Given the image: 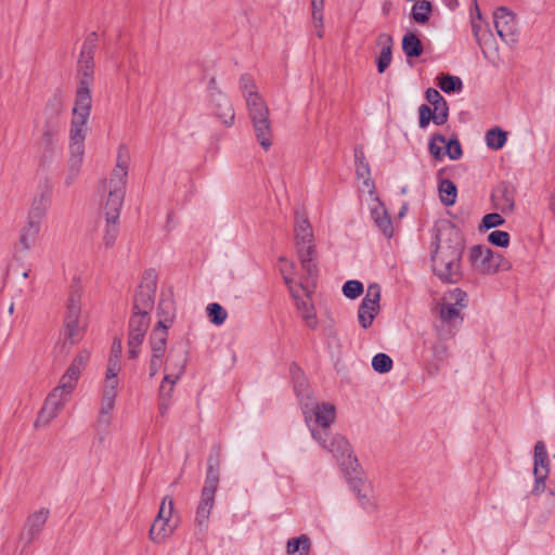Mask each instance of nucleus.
Masks as SVG:
<instances>
[{"instance_id": "obj_58", "label": "nucleus", "mask_w": 555, "mask_h": 555, "mask_svg": "<svg viewBox=\"0 0 555 555\" xmlns=\"http://www.w3.org/2000/svg\"><path fill=\"white\" fill-rule=\"evenodd\" d=\"M450 299L453 300L452 305L462 309H465L468 306V295L462 288H454L449 293Z\"/></svg>"}, {"instance_id": "obj_9", "label": "nucleus", "mask_w": 555, "mask_h": 555, "mask_svg": "<svg viewBox=\"0 0 555 555\" xmlns=\"http://www.w3.org/2000/svg\"><path fill=\"white\" fill-rule=\"evenodd\" d=\"M80 313V293L72 285L67 299L66 315L64 320L63 335L65 337V341L63 343V348L66 347L67 341L70 347L79 341V339L82 337V330L79 327Z\"/></svg>"}, {"instance_id": "obj_56", "label": "nucleus", "mask_w": 555, "mask_h": 555, "mask_svg": "<svg viewBox=\"0 0 555 555\" xmlns=\"http://www.w3.org/2000/svg\"><path fill=\"white\" fill-rule=\"evenodd\" d=\"M98 34L95 31L90 33L82 43L79 55L94 59L95 51L98 48Z\"/></svg>"}, {"instance_id": "obj_63", "label": "nucleus", "mask_w": 555, "mask_h": 555, "mask_svg": "<svg viewBox=\"0 0 555 555\" xmlns=\"http://www.w3.org/2000/svg\"><path fill=\"white\" fill-rule=\"evenodd\" d=\"M163 357L162 353H152V357L150 359L149 363V375L151 378L157 375L159 372L162 364H163Z\"/></svg>"}, {"instance_id": "obj_55", "label": "nucleus", "mask_w": 555, "mask_h": 555, "mask_svg": "<svg viewBox=\"0 0 555 555\" xmlns=\"http://www.w3.org/2000/svg\"><path fill=\"white\" fill-rule=\"evenodd\" d=\"M363 284L358 280H349L343 285V294L349 299H356L363 294Z\"/></svg>"}, {"instance_id": "obj_11", "label": "nucleus", "mask_w": 555, "mask_h": 555, "mask_svg": "<svg viewBox=\"0 0 555 555\" xmlns=\"http://www.w3.org/2000/svg\"><path fill=\"white\" fill-rule=\"evenodd\" d=\"M493 23L499 37L508 46L518 42L519 28L516 14L506 7H499L493 12Z\"/></svg>"}, {"instance_id": "obj_27", "label": "nucleus", "mask_w": 555, "mask_h": 555, "mask_svg": "<svg viewBox=\"0 0 555 555\" xmlns=\"http://www.w3.org/2000/svg\"><path fill=\"white\" fill-rule=\"evenodd\" d=\"M169 328L170 327L164 325L162 322H157L154 325L149 337L152 353L165 354Z\"/></svg>"}, {"instance_id": "obj_16", "label": "nucleus", "mask_w": 555, "mask_h": 555, "mask_svg": "<svg viewBox=\"0 0 555 555\" xmlns=\"http://www.w3.org/2000/svg\"><path fill=\"white\" fill-rule=\"evenodd\" d=\"M449 119V105L446 99L435 104L434 108L427 104H422L418 107V126L421 129H426L430 121L437 126L444 125Z\"/></svg>"}, {"instance_id": "obj_49", "label": "nucleus", "mask_w": 555, "mask_h": 555, "mask_svg": "<svg viewBox=\"0 0 555 555\" xmlns=\"http://www.w3.org/2000/svg\"><path fill=\"white\" fill-rule=\"evenodd\" d=\"M103 242L106 248L113 247L119 233V220L105 219Z\"/></svg>"}, {"instance_id": "obj_3", "label": "nucleus", "mask_w": 555, "mask_h": 555, "mask_svg": "<svg viewBox=\"0 0 555 555\" xmlns=\"http://www.w3.org/2000/svg\"><path fill=\"white\" fill-rule=\"evenodd\" d=\"M465 237L459 227L450 220H440L433 228L430 259L463 258Z\"/></svg>"}, {"instance_id": "obj_17", "label": "nucleus", "mask_w": 555, "mask_h": 555, "mask_svg": "<svg viewBox=\"0 0 555 555\" xmlns=\"http://www.w3.org/2000/svg\"><path fill=\"white\" fill-rule=\"evenodd\" d=\"M51 197L52 186L49 183V181L46 180L43 184L39 185L38 193L33 199L28 212V220L41 223V220L44 218L47 210L50 206Z\"/></svg>"}, {"instance_id": "obj_61", "label": "nucleus", "mask_w": 555, "mask_h": 555, "mask_svg": "<svg viewBox=\"0 0 555 555\" xmlns=\"http://www.w3.org/2000/svg\"><path fill=\"white\" fill-rule=\"evenodd\" d=\"M311 5L312 18L315 23V27H323L324 0H311Z\"/></svg>"}, {"instance_id": "obj_4", "label": "nucleus", "mask_w": 555, "mask_h": 555, "mask_svg": "<svg viewBox=\"0 0 555 555\" xmlns=\"http://www.w3.org/2000/svg\"><path fill=\"white\" fill-rule=\"evenodd\" d=\"M301 405L306 422L309 424L313 420L315 425L321 428L317 429L310 427L312 438L331 453V439L335 435L331 436L330 426L335 421V406L328 402H323L320 404L310 396H307V401L301 402Z\"/></svg>"}, {"instance_id": "obj_24", "label": "nucleus", "mask_w": 555, "mask_h": 555, "mask_svg": "<svg viewBox=\"0 0 555 555\" xmlns=\"http://www.w3.org/2000/svg\"><path fill=\"white\" fill-rule=\"evenodd\" d=\"M377 44L382 47V51L376 59V67L379 74L386 72L392 60L393 39L390 35L382 33L377 37Z\"/></svg>"}, {"instance_id": "obj_54", "label": "nucleus", "mask_w": 555, "mask_h": 555, "mask_svg": "<svg viewBox=\"0 0 555 555\" xmlns=\"http://www.w3.org/2000/svg\"><path fill=\"white\" fill-rule=\"evenodd\" d=\"M488 242L496 247L506 248L511 242V235L506 231L494 230L488 234Z\"/></svg>"}, {"instance_id": "obj_14", "label": "nucleus", "mask_w": 555, "mask_h": 555, "mask_svg": "<svg viewBox=\"0 0 555 555\" xmlns=\"http://www.w3.org/2000/svg\"><path fill=\"white\" fill-rule=\"evenodd\" d=\"M220 462L221 449L219 446H212L207 457V469L205 483L202 489V496H209L215 499L220 480Z\"/></svg>"}, {"instance_id": "obj_30", "label": "nucleus", "mask_w": 555, "mask_h": 555, "mask_svg": "<svg viewBox=\"0 0 555 555\" xmlns=\"http://www.w3.org/2000/svg\"><path fill=\"white\" fill-rule=\"evenodd\" d=\"M543 473L546 476L550 474V459L545 443L539 440L534 446L533 475H542Z\"/></svg>"}, {"instance_id": "obj_46", "label": "nucleus", "mask_w": 555, "mask_h": 555, "mask_svg": "<svg viewBox=\"0 0 555 555\" xmlns=\"http://www.w3.org/2000/svg\"><path fill=\"white\" fill-rule=\"evenodd\" d=\"M444 150L446 155L452 159L457 160L463 156V149L457 134L453 133L449 139L446 138Z\"/></svg>"}, {"instance_id": "obj_42", "label": "nucleus", "mask_w": 555, "mask_h": 555, "mask_svg": "<svg viewBox=\"0 0 555 555\" xmlns=\"http://www.w3.org/2000/svg\"><path fill=\"white\" fill-rule=\"evenodd\" d=\"M439 318L443 324L452 325L456 322V320H460V323L463 322V317L461 315V309L455 307V305L452 304H439Z\"/></svg>"}, {"instance_id": "obj_50", "label": "nucleus", "mask_w": 555, "mask_h": 555, "mask_svg": "<svg viewBox=\"0 0 555 555\" xmlns=\"http://www.w3.org/2000/svg\"><path fill=\"white\" fill-rule=\"evenodd\" d=\"M505 223V219L499 212H490L482 217L478 225L479 232H486L490 229L501 227Z\"/></svg>"}, {"instance_id": "obj_62", "label": "nucleus", "mask_w": 555, "mask_h": 555, "mask_svg": "<svg viewBox=\"0 0 555 555\" xmlns=\"http://www.w3.org/2000/svg\"><path fill=\"white\" fill-rule=\"evenodd\" d=\"M186 358H182L181 359V364L179 366V370H178V373L177 374H166L162 380V384L160 385H169V386H175L176 383L179 380V378L181 377V375L184 373V369H185V364H186Z\"/></svg>"}, {"instance_id": "obj_38", "label": "nucleus", "mask_w": 555, "mask_h": 555, "mask_svg": "<svg viewBox=\"0 0 555 555\" xmlns=\"http://www.w3.org/2000/svg\"><path fill=\"white\" fill-rule=\"evenodd\" d=\"M372 217L377 225V228L382 231V233L390 238L393 235V227L391 218L386 210V208L382 207V209L375 208L372 210Z\"/></svg>"}, {"instance_id": "obj_2", "label": "nucleus", "mask_w": 555, "mask_h": 555, "mask_svg": "<svg viewBox=\"0 0 555 555\" xmlns=\"http://www.w3.org/2000/svg\"><path fill=\"white\" fill-rule=\"evenodd\" d=\"M295 246L302 270L307 273V282L315 285L319 268L317 263V246L312 225L304 210H295Z\"/></svg>"}, {"instance_id": "obj_45", "label": "nucleus", "mask_w": 555, "mask_h": 555, "mask_svg": "<svg viewBox=\"0 0 555 555\" xmlns=\"http://www.w3.org/2000/svg\"><path fill=\"white\" fill-rule=\"evenodd\" d=\"M297 308L302 312V319L305 320L307 326L311 330H315L318 327V319L314 312L313 305L309 304L305 300H296Z\"/></svg>"}, {"instance_id": "obj_5", "label": "nucleus", "mask_w": 555, "mask_h": 555, "mask_svg": "<svg viewBox=\"0 0 555 555\" xmlns=\"http://www.w3.org/2000/svg\"><path fill=\"white\" fill-rule=\"evenodd\" d=\"M249 117L253 121L255 135L263 150H269L272 145L271 121L269 119V108L256 90L245 93Z\"/></svg>"}, {"instance_id": "obj_18", "label": "nucleus", "mask_w": 555, "mask_h": 555, "mask_svg": "<svg viewBox=\"0 0 555 555\" xmlns=\"http://www.w3.org/2000/svg\"><path fill=\"white\" fill-rule=\"evenodd\" d=\"M514 196L515 189L512 183L506 181L500 182L491 194L494 207L504 215L514 210Z\"/></svg>"}, {"instance_id": "obj_7", "label": "nucleus", "mask_w": 555, "mask_h": 555, "mask_svg": "<svg viewBox=\"0 0 555 555\" xmlns=\"http://www.w3.org/2000/svg\"><path fill=\"white\" fill-rule=\"evenodd\" d=\"M77 70L80 78L76 90L73 114L90 115L92 108L90 86L94 80V59L79 55Z\"/></svg>"}, {"instance_id": "obj_23", "label": "nucleus", "mask_w": 555, "mask_h": 555, "mask_svg": "<svg viewBox=\"0 0 555 555\" xmlns=\"http://www.w3.org/2000/svg\"><path fill=\"white\" fill-rule=\"evenodd\" d=\"M41 223L37 221L27 220V223L22 228L18 244L15 245V253L27 251L35 245L36 240L40 232Z\"/></svg>"}, {"instance_id": "obj_60", "label": "nucleus", "mask_w": 555, "mask_h": 555, "mask_svg": "<svg viewBox=\"0 0 555 555\" xmlns=\"http://www.w3.org/2000/svg\"><path fill=\"white\" fill-rule=\"evenodd\" d=\"M127 175L128 172L126 169L115 168L111 175L109 189L118 188V183L120 182L122 190L126 191Z\"/></svg>"}, {"instance_id": "obj_13", "label": "nucleus", "mask_w": 555, "mask_h": 555, "mask_svg": "<svg viewBox=\"0 0 555 555\" xmlns=\"http://www.w3.org/2000/svg\"><path fill=\"white\" fill-rule=\"evenodd\" d=\"M434 274L446 284H456L463 278L462 258L430 259Z\"/></svg>"}, {"instance_id": "obj_43", "label": "nucleus", "mask_w": 555, "mask_h": 555, "mask_svg": "<svg viewBox=\"0 0 555 555\" xmlns=\"http://www.w3.org/2000/svg\"><path fill=\"white\" fill-rule=\"evenodd\" d=\"M90 359V353L88 350L83 349L80 350L76 357L73 359L72 363L67 367L68 376H78L80 377V374L82 370L86 367L88 361Z\"/></svg>"}, {"instance_id": "obj_40", "label": "nucleus", "mask_w": 555, "mask_h": 555, "mask_svg": "<svg viewBox=\"0 0 555 555\" xmlns=\"http://www.w3.org/2000/svg\"><path fill=\"white\" fill-rule=\"evenodd\" d=\"M485 139L489 149L499 151L506 144L507 132L499 126H494L486 132Z\"/></svg>"}, {"instance_id": "obj_10", "label": "nucleus", "mask_w": 555, "mask_h": 555, "mask_svg": "<svg viewBox=\"0 0 555 555\" xmlns=\"http://www.w3.org/2000/svg\"><path fill=\"white\" fill-rule=\"evenodd\" d=\"M156 289L157 272L151 268L144 271L142 281L134 293L132 312L150 315L154 308Z\"/></svg>"}, {"instance_id": "obj_25", "label": "nucleus", "mask_w": 555, "mask_h": 555, "mask_svg": "<svg viewBox=\"0 0 555 555\" xmlns=\"http://www.w3.org/2000/svg\"><path fill=\"white\" fill-rule=\"evenodd\" d=\"M64 109V101L60 91L55 92L48 101L44 107V124L62 126L61 114Z\"/></svg>"}, {"instance_id": "obj_19", "label": "nucleus", "mask_w": 555, "mask_h": 555, "mask_svg": "<svg viewBox=\"0 0 555 555\" xmlns=\"http://www.w3.org/2000/svg\"><path fill=\"white\" fill-rule=\"evenodd\" d=\"M62 126L43 124L42 127V135L40 141V147L43 153L40 157V166L44 167L48 163H50L52 155L55 151L57 135L61 131Z\"/></svg>"}, {"instance_id": "obj_53", "label": "nucleus", "mask_w": 555, "mask_h": 555, "mask_svg": "<svg viewBox=\"0 0 555 555\" xmlns=\"http://www.w3.org/2000/svg\"><path fill=\"white\" fill-rule=\"evenodd\" d=\"M437 142L446 143V137L439 132L434 133L428 143L429 153L436 160H439L446 155V150L442 151V147Z\"/></svg>"}, {"instance_id": "obj_33", "label": "nucleus", "mask_w": 555, "mask_h": 555, "mask_svg": "<svg viewBox=\"0 0 555 555\" xmlns=\"http://www.w3.org/2000/svg\"><path fill=\"white\" fill-rule=\"evenodd\" d=\"M433 11L434 5L429 0H420L412 7L411 20L420 25H425L429 22Z\"/></svg>"}, {"instance_id": "obj_59", "label": "nucleus", "mask_w": 555, "mask_h": 555, "mask_svg": "<svg viewBox=\"0 0 555 555\" xmlns=\"http://www.w3.org/2000/svg\"><path fill=\"white\" fill-rule=\"evenodd\" d=\"M482 23H485L488 26L487 22H477L475 15L473 14V18L470 20L472 31H473L475 40L479 47H482L483 37L486 35L491 36V33L489 29L482 31Z\"/></svg>"}, {"instance_id": "obj_29", "label": "nucleus", "mask_w": 555, "mask_h": 555, "mask_svg": "<svg viewBox=\"0 0 555 555\" xmlns=\"http://www.w3.org/2000/svg\"><path fill=\"white\" fill-rule=\"evenodd\" d=\"M402 51L408 59H417L424 53V46L416 33L408 31L402 37Z\"/></svg>"}, {"instance_id": "obj_52", "label": "nucleus", "mask_w": 555, "mask_h": 555, "mask_svg": "<svg viewBox=\"0 0 555 555\" xmlns=\"http://www.w3.org/2000/svg\"><path fill=\"white\" fill-rule=\"evenodd\" d=\"M175 509V501L170 495H166L160 504L158 514L155 519L170 522Z\"/></svg>"}, {"instance_id": "obj_44", "label": "nucleus", "mask_w": 555, "mask_h": 555, "mask_svg": "<svg viewBox=\"0 0 555 555\" xmlns=\"http://www.w3.org/2000/svg\"><path fill=\"white\" fill-rule=\"evenodd\" d=\"M206 312L209 321L217 326L222 325L228 317L227 310L218 302L208 304Z\"/></svg>"}, {"instance_id": "obj_36", "label": "nucleus", "mask_w": 555, "mask_h": 555, "mask_svg": "<svg viewBox=\"0 0 555 555\" xmlns=\"http://www.w3.org/2000/svg\"><path fill=\"white\" fill-rule=\"evenodd\" d=\"M79 377L68 376V371L66 370L63 376L60 379V384L52 390L51 393H55L56 398H62L64 403L67 401L68 396L75 389Z\"/></svg>"}, {"instance_id": "obj_22", "label": "nucleus", "mask_w": 555, "mask_h": 555, "mask_svg": "<svg viewBox=\"0 0 555 555\" xmlns=\"http://www.w3.org/2000/svg\"><path fill=\"white\" fill-rule=\"evenodd\" d=\"M126 191L119 182L118 188L109 189L106 203L104 205L105 219L119 220L120 210L124 204Z\"/></svg>"}, {"instance_id": "obj_51", "label": "nucleus", "mask_w": 555, "mask_h": 555, "mask_svg": "<svg viewBox=\"0 0 555 555\" xmlns=\"http://www.w3.org/2000/svg\"><path fill=\"white\" fill-rule=\"evenodd\" d=\"M116 389L114 386L104 387L100 414L109 415L115 405Z\"/></svg>"}, {"instance_id": "obj_32", "label": "nucleus", "mask_w": 555, "mask_h": 555, "mask_svg": "<svg viewBox=\"0 0 555 555\" xmlns=\"http://www.w3.org/2000/svg\"><path fill=\"white\" fill-rule=\"evenodd\" d=\"M379 309L380 308H377V306L372 305L369 298L362 299L358 309V320L364 330L372 325L374 319L379 312Z\"/></svg>"}, {"instance_id": "obj_6", "label": "nucleus", "mask_w": 555, "mask_h": 555, "mask_svg": "<svg viewBox=\"0 0 555 555\" xmlns=\"http://www.w3.org/2000/svg\"><path fill=\"white\" fill-rule=\"evenodd\" d=\"M468 262L474 272L482 275H492L512 268L509 260L485 245L470 247Z\"/></svg>"}, {"instance_id": "obj_64", "label": "nucleus", "mask_w": 555, "mask_h": 555, "mask_svg": "<svg viewBox=\"0 0 555 555\" xmlns=\"http://www.w3.org/2000/svg\"><path fill=\"white\" fill-rule=\"evenodd\" d=\"M364 298H369L372 305H375L377 306V308H380V286L377 283L370 284Z\"/></svg>"}, {"instance_id": "obj_57", "label": "nucleus", "mask_w": 555, "mask_h": 555, "mask_svg": "<svg viewBox=\"0 0 555 555\" xmlns=\"http://www.w3.org/2000/svg\"><path fill=\"white\" fill-rule=\"evenodd\" d=\"M439 341L435 343L431 347L433 356L437 362H443L448 358V346L442 341V339L447 338L439 331Z\"/></svg>"}, {"instance_id": "obj_28", "label": "nucleus", "mask_w": 555, "mask_h": 555, "mask_svg": "<svg viewBox=\"0 0 555 555\" xmlns=\"http://www.w3.org/2000/svg\"><path fill=\"white\" fill-rule=\"evenodd\" d=\"M157 314L160 318L158 322L168 327L171 326L176 318V302L172 298V293L169 295L162 294L157 305Z\"/></svg>"}, {"instance_id": "obj_20", "label": "nucleus", "mask_w": 555, "mask_h": 555, "mask_svg": "<svg viewBox=\"0 0 555 555\" xmlns=\"http://www.w3.org/2000/svg\"><path fill=\"white\" fill-rule=\"evenodd\" d=\"M216 98L210 99L211 109L217 118L227 127L234 124L235 113L232 103L223 92L215 93Z\"/></svg>"}, {"instance_id": "obj_1", "label": "nucleus", "mask_w": 555, "mask_h": 555, "mask_svg": "<svg viewBox=\"0 0 555 555\" xmlns=\"http://www.w3.org/2000/svg\"><path fill=\"white\" fill-rule=\"evenodd\" d=\"M330 448L331 453L337 459L350 489L357 494L360 504L364 508L372 507L371 500L365 493H362V488L365 487V480L362 477L363 470L347 438L336 434L331 439Z\"/></svg>"}, {"instance_id": "obj_48", "label": "nucleus", "mask_w": 555, "mask_h": 555, "mask_svg": "<svg viewBox=\"0 0 555 555\" xmlns=\"http://www.w3.org/2000/svg\"><path fill=\"white\" fill-rule=\"evenodd\" d=\"M393 365L392 359L384 352L375 354L372 359V367L379 374H385L391 371Z\"/></svg>"}, {"instance_id": "obj_37", "label": "nucleus", "mask_w": 555, "mask_h": 555, "mask_svg": "<svg viewBox=\"0 0 555 555\" xmlns=\"http://www.w3.org/2000/svg\"><path fill=\"white\" fill-rule=\"evenodd\" d=\"M291 374H292V379L294 383V390L296 392V396L301 398L300 402H305L304 399L305 398L307 399V396H309L307 393V391H308L307 378L305 377L301 369L296 363H292Z\"/></svg>"}, {"instance_id": "obj_39", "label": "nucleus", "mask_w": 555, "mask_h": 555, "mask_svg": "<svg viewBox=\"0 0 555 555\" xmlns=\"http://www.w3.org/2000/svg\"><path fill=\"white\" fill-rule=\"evenodd\" d=\"M438 87L447 94L461 92L463 90V81L460 77L444 73L437 78Z\"/></svg>"}, {"instance_id": "obj_12", "label": "nucleus", "mask_w": 555, "mask_h": 555, "mask_svg": "<svg viewBox=\"0 0 555 555\" xmlns=\"http://www.w3.org/2000/svg\"><path fill=\"white\" fill-rule=\"evenodd\" d=\"M151 324V315L132 312L128 324V357L137 359L140 354V346L142 345L146 332Z\"/></svg>"}, {"instance_id": "obj_41", "label": "nucleus", "mask_w": 555, "mask_h": 555, "mask_svg": "<svg viewBox=\"0 0 555 555\" xmlns=\"http://www.w3.org/2000/svg\"><path fill=\"white\" fill-rule=\"evenodd\" d=\"M310 545V539L301 534L287 541L286 552L288 555H309Z\"/></svg>"}, {"instance_id": "obj_26", "label": "nucleus", "mask_w": 555, "mask_h": 555, "mask_svg": "<svg viewBox=\"0 0 555 555\" xmlns=\"http://www.w3.org/2000/svg\"><path fill=\"white\" fill-rule=\"evenodd\" d=\"M354 163H356V175L359 179L363 180V184L366 188H374V181L371 178L370 164L365 158L363 147L356 145L353 149Z\"/></svg>"}, {"instance_id": "obj_21", "label": "nucleus", "mask_w": 555, "mask_h": 555, "mask_svg": "<svg viewBox=\"0 0 555 555\" xmlns=\"http://www.w3.org/2000/svg\"><path fill=\"white\" fill-rule=\"evenodd\" d=\"M63 406L64 400L62 398H56L55 393H50L38 413L35 421V427L48 425L59 414Z\"/></svg>"}, {"instance_id": "obj_15", "label": "nucleus", "mask_w": 555, "mask_h": 555, "mask_svg": "<svg viewBox=\"0 0 555 555\" xmlns=\"http://www.w3.org/2000/svg\"><path fill=\"white\" fill-rule=\"evenodd\" d=\"M50 511L46 507L34 512L26 518L24 528L20 533V542L23 543V551L29 546L41 533L48 518Z\"/></svg>"}, {"instance_id": "obj_34", "label": "nucleus", "mask_w": 555, "mask_h": 555, "mask_svg": "<svg viewBox=\"0 0 555 555\" xmlns=\"http://www.w3.org/2000/svg\"><path fill=\"white\" fill-rule=\"evenodd\" d=\"M439 197L441 203L449 207L455 204L457 197V186L450 179H440L438 184Z\"/></svg>"}, {"instance_id": "obj_35", "label": "nucleus", "mask_w": 555, "mask_h": 555, "mask_svg": "<svg viewBox=\"0 0 555 555\" xmlns=\"http://www.w3.org/2000/svg\"><path fill=\"white\" fill-rule=\"evenodd\" d=\"M176 526V524L171 526L170 522L155 519L149 532L150 539L159 544L164 542L167 537L172 534Z\"/></svg>"}, {"instance_id": "obj_31", "label": "nucleus", "mask_w": 555, "mask_h": 555, "mask_svg": "<svg viewBox=\"0 0 555 555\" xmlns=\"http://www.w3.org/2000/svg\"><path fill=\"white\" fill-rule=\"evenodd\" d=\"M215 504V499L209 496H202L196 508L195 524L199 530H206L208 527V520L211 509Z\"/></svg>"}, {"instance_id": "obj_47", "label": "nucleus", "mask_w": 555, "mask_h": 555, "mask_svg": "<svg viewBox=\"0 0 555 555\" xmlns=\"http://www.w3.org/2000/svg\"><path fill=\"white\" fill-rule=\"evenodd\" d=\"M120 371V362L116 358H108L107 369L105 373V386H114V389L118 386L117 375Z\"/></svg>"}, {"instance_id": "obj_8", "label": "nucleus", "mask_w": 555, "mask_h": 555, "mask_svg": "<svg viewBox=\"0 0 555 555\" xmlns=\"http://www.w3.org/2000/svg\"><path fill=\"white\" fill-rule=\"evenodd\" d=\"M90 115L86 114H73L70 121V157L68 160V169L80 171L82 164V157L85 153V139L87 133V121Z\"/></svg>"}]
</instances>
